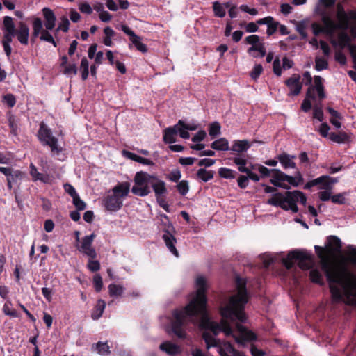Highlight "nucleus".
<instances>
[{
    "label": "nucleus",
    "mask_w": 356,
    "mask_h": 356,
    "mask_svg": "<svg viewBox=\"0 0 356 356\" xmlns=\"http://www.w3.org/2000/svg\"><path fill=\"white\" fill-rule=\"evenodd\" d=\"M197 288L188 304L181 310L173 312L174 320L172 321V330L179 339L186 337L184 326L188 321H193L197 316H200V325L203 328L210 330L217 336L223 332L226 336H232L236 342L244 346L245 341H252L257 339V335L245 326L240 324L246 321L244 312L245 304L248 301L245 281L236 277V285L237 293L232 296L225 305L220 307L222 319L220 323L211 321L206 310L207 282L203 276H198L195 282Z\"/></svg>",
    "instance_id": "obj_1"
},
{
    "label": "nucleus",
    "mask_w": 356,
    "mask_h": 356,
    "mask_svg": "<svg viewBox=\"0 0 356 356\" xmlns=\"http://www.w3.org/2000/svg\"><path fill=\"white\" fill-rule=\"evenodd\" d=\"M314 248L320 259L321 269L329 282L332 302H343L356 306V276L346 266L332 263L323 247L315 245ZM346 255L348 261L356 265V246L348 245Z\"/></svg>",
    "instance_id": "obj_2"
},
{
    "label": "nucleus",
    "mask_w": 356,
    "mask_h": 356,
    "mask_svg": "<svg viewBox=\"0 0 356 356\" xmlns=\"http://www.w3.org/2000/svg\"><path fill=\"white\" fill-rule=\"evenodd\" d=\"M134 181V185L131 188V193L140 197L148 195L151 193V188L154 192L156 198L164 197L168 193L164 181L146 172H137Z\"/></svg>",
    "instance_id": "obj_3"
},
{
    "label": "nucleus",
    "mask_w": 356,
    "mask_h": 356,
    "mask_svg": "<svg viewBox=\"0 0 356 356\" xmlns=\"http://www.w3.org/2000/svg\"><path fill=\"white\" fill-rule=\"evenodd\" d=\"M337 19L335 22L332 17L326 13H323L321 17V22L325 24L330 31L336 30L346 31L350 26V19L356 22V10H350L347 13L343 6L339 3L337 6Z\"/></svg>",
    "instance_id": "obj_4"
},
{
    "label": "nucleus",
    "mask_w": 356,
    "mask_h": 356,
    "mask_svg": "<svg viewBox=\"0 0 356 356\" xmlns=\"http://www.w3.org/2000/svg\"><path fill=\"white\" fill-rule=\"evenodd\" d=\"M202 338L207 349L211 347H217L221 356H245L243 353L236 350L229 342L216 339L209 332H204L202 334Z\"/></svg>",
    "instance_id": "obj_5"
},
{
    "label": "nucleus",
    "mask_w": 356,
    "mask_h": 356,
    "mask_svg": "<svg viewBox=\"0 0 356 356\" xmlns=\"http://www.w3.org/2000/svg\"><path fill=\"white\" fill-rule=\"evenodd\" d=\"M298 261V266L301 269L307 270L311 268L312 257L305 250H295L288 253L287 257L282 259V263L288 269H291L294 263Z\"/></svg>",
    "instance_id": "obj_6"
},
{
    "label": "nucleus",
    "mask_w": 356,
    "mask_h": 356,
    "mask_svg": "<svg viewBox=\"0 0 356 356\" xmlns=\"http://www.w3.org/2000/svg\"><path fill=\"white\" fill-rule=\"evenodd\" d=\"M38 136L44 145L50 147L53 154H58L61 152V148L58 147V139L52 136L51 129L43 122L40 124Z\"/></svg>",
    "instance_id": "obj_7"
},
{
    "label": "nucleus",
    "mask_w": 356,
    "mask_h": 356,
    "mask_svg": "<svg viewBox=\"0 0 356 356\" xmlns=\"http://www.w3.org/2000/svg\"><path fill=\"white\" fill-rule=\"evenodd\" d=\"M166 220H168V223L165 225V227L163 231L165 234L163 235V239L165 241V243L168 248V250L177 257H179V252L177 248L175 246V243H176V238L173 236V232H175V228L172 223L169 222L168 217L164 214L163 216Z\"/></svg>",
    "instance_id": "obj_8"
},
{
    "label": "nucleus",
    "mask_w": 356,
    "mask_h": 356,
    "mask_svg": "<svg viewBox=\"0 0 356 356\" xmlns=\"http://www.w3.org/2000/svg\"><path fill=\"white\" fill-rule=\"evenodd\" d=\"M3 32L2 44L10 45L13 38L15 36V25L13 19L10 16L3 17Z\"/></svg>",
    "instance_id": "obj_9"
},
{
    "label": "nucleus",
    "mask_w": 356,
    "mask_h": 356,
    "mask_svg": "<svg viewBox=\"0 0 356 356\" xmlns=\"http://www.w3.org/2000/svg\"><path fill=\"white\" fill-rule=\"evenodd\" d=\"M350 38L346 31H341L338 34V42L340 47H348L353 63V68L356 70V45L350 44Z\"/></svg>",
    "instance_id": "obj_10"
},
{
    "label": "nucleus",
    "mask_w": 356,
    "mask_h": 356,
    "mask_svg": "<svg viewBox=\"0 0 356 356\" xmlns=\"http://www.w3.org/2000/svg\"><path fill=\"white\" fill-rule=\"evenodd\" d=\"M289 204L288 207L289 210H291L293 213H297L298 211V207L296 204L297 202L305 205L307 202V197L305 195L300 191H288Z\"/></svg>",
    "instance_id": "obj_11"
},
{
    "label": "nucleus",
    "mask_w": 356,
    "mask_h": 356,
    "mask_svg": "<svg viewBox=\"0 0 356 356\" xmlns=\"http://www.w3.org/2000/svg\"><path fill=\"white\" fill-rule=\"evenodd\" d=\"M95 238V234L86 236L83 238L81 244L77 247V249L83 254L87 255L91 259H95L97 257L95 250L92 247V243Z\"/></svg>",
    "instance_id": "obj_12"
},
{
    "label": "nucleus",
    "mask_w": 356,
    "mask_h": 356,
    "mask_svg": "<svg viewBox=\"0 0 356 356\" xmlns=\"http://www.w3.org/2000/svg\"><path fill=\"white\" fill-rule=\"evenodd\" d=\"M272 179H270V182L275 186L285 181L293 186H298V183H296V178L284 173L278 169H272Z\"/></svg>",
    "instance_id": "obj_13"
},
{
    "label": "nucleus",
    "mask_w": 356,
    "mask_h": 356,
    "mask_svg": "<svg viewBox=\"0 0 356 356\" xmlns=\"http://www.w3.org/2000/svg\"><path fill=\"white\" fill-rule=\"evenodd\" d=\"M267 203L275 207H280L285 211H289L288 191L284 194L282 193H274L273 197L268 200Z\"/></svg>",
    "instance_id": "obj_14"
},
{
    "label": "nucleus",
    "mask_w": 356,
    "mask_h": 356,
    "mask_svg": "<svg viewBox=\"0 0 356 356\" xmlns=\"http://www.w3.org/2000/svg\"><path fill=\"white\" fill-rule=\"evenodd\" d=\"M121 29L124 33L130 36V40L138 51L143 53L147 51V46L141 42L140 38L136 35L129 27L127 25L122 24L121 26Z\"/></svg>",
    "instance_id": "obj_15"
},
{
    "label": "nucleus",
    "mask_w": 356,
    "mask_h": 356,
    "mask_svg": "<svg viewBox=\"0 0 356 356\" xmlns=\"http://www.w3.org/2000/svg\"><path fill=\"white\" fill-rule=\"evenodd\" d=\"M326 249L323 248L325 253L328 256V259L331 254L337 253L341 251V240L335 236H330L327 238V243L325 245ZM330 261V259H329Z\"/></svg>",
    "instance_id": "obj_16"
},
{
    "label": "nucleus",
    "mask_w": 356,
    "mask_h": 356,
    "mask_svg": "<svg viewBox=\"0 0 356 356\" xmlns=\"http://www.w3.org/2000/svg\"><path fill=\"white\" fill-rule=\"evenodd\" d=\"M300 76L293 74L291 77L286 80L285 84L289 87L290 92L289 95H298L302 90V83L300 82Z\"/></svg>",
    "instance_id": "obj_17"
},
{
    "label": "nucleus",
    "mask_w": 356,
    "mask_h": 356,
    "mask_svg": "<svg viewBox=\"0 0 356 356\" xmlns=\"http://www.w3.org/2000/svg\"><path fill=\"white\" fill-rule=\"evenodd\" d=\"M122 206V201L120 200V197L117 196L115 194L109 195L104 199V207L108 211H118Z\"/></svg>",
    "instance_id": "obj_18"
},
{
    "label": "nucleus",
    "mask_w": 356,
    "mask_h": 356,
    "mask_svg": "<svg viewBox=\"0 0 356 356\" xmlns=\"http://www.w3.org/2000/svg\"><path fill=\"white\" fill-rule=\"evenodd\" d=\"M15 35L22 44H28L29 28L27 24L22 22H19L17 29L15 28Z\"/></svg>",
    "instance_id": "obj_19"
},
{
    "label": "nucleus",
    "mask_w": 356,
    "mask_h": 356,
    "mask_svg": "<svg viewBox=\"0 0 356 356\" xmlns=\"http://www.w3.org/2000/svg\"><path fill=\"white\" fill-rule=\"evenodd\" d=\"M42 13L45 19V27L47 30H52L56 24V16L54 12L49 8H44Z\"/></svg>",
    "instance_id": "obj_20"
},
{
    "label": "nucleus",
    "mask_w": 356,
    "mask_h": 356,
    "mask_svg": "<svg viewBox=\"0 0 356 356\" xmlns=\"http://www.w3.org/2000/svg\"><path fill=\"white\" fill-rule=\"evenodd\" d=\"M30 174L34 181H40L44 184H49L51 181L50 176L47 174H42L38 171L36 167L31 163L30 165Z\"/></svg>",
    "instance_id": "obj_21"
},
{
    "label": "nucleus",
    "mask_w": 356,
    "mask_h": 356,
    "mask_svg": "<svg viewBox=\"0 0 356 356\" xmlns=\"http://www.w3.org/2000/svg\"><path fill=\"white\" fill-rule=\"evenodd\" d=\"M159 348L170 355H175L181 352L180 347L170 341H165L160 344Z\"/></svg>",
    "instance_id": "obj_22"
},
{
    "label": "nucleus",
    "mask_w": 356,
    "mask_h": 356,
    "mask_svg": "<svg viewBox=\"0 0 356 356\" xmlns=\"http://www.w3.org/2000/svg\"><path fill=\"white\" fill-rule=\"evenodd\" d=\"M250 147V144L247 140H234L230 150L236 154H240L246 152Z\"/></svg>",
    "instance_id": "obj_23"
},
{
    "label": "nucleus",
    "mask_w": 356,
    "mask_h": 356,
    "mask_svg": "<svg viewBox=\"0 0 356 356\" xmlns=\"http://www.w3.org/2000/svg\"><path fill=\"white\" fill-rule=\"evenodd\" d=\"M122 153H123V155L125 156L126 157H127L128 159H129L132 161H134L136 162H138L139 163H141L143 165H154V163L152 161H151L148 159L140 156H138L134 153H132L131 152L124 150L122 152Z\"/></svg>",
    "instance_id": "obj_24"
},
{
    "label": "nucleus",
    "mask_w": 356,
    "mask_h": 356,
    "mask_svg": "<svg viewBox=\"0 0 356 356\" xmlns=\"http://www.w3.org/2000/svg\"><path fill=\"white\" fill-rule=\"evenodd\" d=\"M282 165L284 169L296 168V165L293 161H291V155L286 153H282L277 156Z\"/></svg>",
    "instance_id": "obj_25"
},
{
    "label": "nucleus",
    "mask_w": 356,
    "mask_h": 356,
    "mask_svg": "<svg viewBox=\"0 0 356 356\" xmlns=\"http://www.w3.org/2000/svg\"><path fill=\"white\" fill-rule=\"evenodd\" d=\"M177 136L176 126L170 127L163 131V141L165 143L172 144L176 141Z\"/></svg>",
    "instance_id": "obj_26"
},
{
    "label": "nucleus",
    "mask_w": 356,
    "mask_h": 356,
    "mask_svg": "<svg viewBox=\"0 0 356 356\" xmlns=\"http://www.w3.org/2000/svg\"><path fill=\"white\" fill-rule=\"evenodd\" d=\"M211 147L218 151H227L229 149V142L225 138H220L211 144Z\"/></svg>",
    "instance_id": "obj_27"
},
{
    "label": "nucleus",
    "mask_w": 356,
    "mask_h": 356,
    "mask_svg": "<svg viewBox=\"0 0 356 356\" xmlns=\"http://www.w3.org/2000/svg\"><path fill=\"white\" fill-rule=\"evenodd\" d=\"M130 191V184L129 182H123L118 184L113 189L115 194H120V197H126Z\"/></svg>",
    "instance_id": "obj_28"
},
{
    "label": "nucleus",
    "mask_w": 356,
    "mask_h": 356,
    "mask_svg": "<svg viewBox=\"0 0 356 356\" xmlns=\"http://www.w3.org/2000/svg\"><path fill=\"white\" fill-rule=\"evenodd\" d=\"M33 31L32 33V38L31 40L34 42L35 39L39 35L40 33H42L43 30V25L40 18H35L33 22Z\"/></svg>",
    "instance_id": "obj_29"
},
{
    "label": "nucleus",
    "mask_w": 356,
    "mask_h": 356,
    "mask_svg": "<svg viewBox=\"0 0 356 356\" xmlns=\"http://www.w3.org/2000/svg\"><path fill=\"white\" fill-rule=\"evenodd\" d=\"M106 303L103 300H99L97 302V305L95 307L94 312L92 313L91 317L94 320L99 319L105 309Z\"/></svg>",
    "instance_id": "obj_30"
},
{
    "label": "nucleus",
    "mask_w": 356,
    "mask_h": 356,
    "mask_svg": "<svg viewBox=\"0 0 356 356\" xmlns=\"http://www.w3.org/2000/svg\"><path fill=\"white\" fill-rule=\"evenodd\" d=\"M329 136L332 141L337 143H345L349 140L348 135L345 132H339L338 134L331 133Z\"/></svg>",
    "instance_id": "obj_31"
},
{
    "label": "nucleus",
    "mask_w": 356,
    "mask_h": 356,
    "mask_svg": "<svg viewBox=\"0 0 356 356\" xmlns=\"http://www.w3.org/2000/svg\"><path fill=\"white\" fill-rule=\"evenodd\" d=\"M213 171L207 170L204 168H200L197 172V177L202 181L207 182L213 178Z\"/></svg>",
    "instance_id": "obj_32"
},
{
    "label": "nucleus",
    "mask_w": 356,
    "mask_h": 356,
    "mask_svg": "<svg viewBox=\"0 0 356 356\" xmlns=\"http://www.w3.org/2000/svg\"><path fill=\"white\" fill-rule=\"evenodd\" d=\"M323 26H321L318 23H313L312 24V31L313 33L316 36L322 33H325L329 35L333 34V31H330L329 29L326 27L325 24H323Z\"/></svg>",
    "instance_id": "obj_33"
},
{
    "label": "nucleus",
    "mask_w": 356,
    "mask_h": 356,
    "mask_svg": "<svg viewBox=\"0 0 356 356\" xmlns=\"http://www.w3.org/2000/svg\"><path fill=\"white\" fill-rule=\"evenodd\" d=\"M247 51L249 54L252 55L254 58L257 57V56L253 54V51H258L260 54L259 56L261 58L264 57L266 54L265 45L264 43L263 42H261L259 45H257L255 47H250V48H248Z\"/></svg>",
    "instance_id": "obj_34"
},
{
    "label": "nucleus",
    "mask_w": 356,
    "mask_h": 356,
    "mask_svg": "<svg viewBox=\"0 0 356 356\" xmlns=\"http://www.w3.org/2000/svg\"><path fill=\"white\" fill-rule=\"evenodd\" d=\"M309 277L311 280L320 285L323 284V276L321 273L318 269H312L309 272Z\"/></svg>",
    "instance_id": "obj_35"
},
{
    "label": "nucleus",
    "mask_w": 356,
    "mask_h": 356,
    "mask_svg": "<svg viewBox=\"0 0 356 356\" xmlns=\"http://www.w3.org/2000/svg\"><path fill=\"white\" fill-rule=\"evenodd\" d=\"M124 289L123 286L115 284H111L108 286L109 295L112 297L120 296L122 294Z\"/></svg>",
    "instance_id": "obj_36"
},
{
    "label": "nucleus",
    "mask_w": 356,
    "mask_h": 356,
    "mask_svg": "<svg viewBox=\"0 0 356 356\" xmlns=\"http://www.w3.org/2000/svg\"><path fill=\"white\" fill-rule=\"evenodd\" d=\"M94 346H95V350L101 355H108L111 353L107 342L102 343L99 341Z\"/></svg>",
    "instance_id": "obj_37"
},
{
    "label": "nucleus",
    "mask_w": 356,
    "mask_h": 356,
    "mask_svg": "<svg viewBox=\"0 0 356 356\" xmlns=\"http://www.w3.org/2000/svg\"><path fill=\"white\" fill-rule=\"evenodd\" d=\"M327 68L328 62L325 58L320 56H316L315 58V69L317 71H321Z\"/></svg>",
    "instance_id": "obj_38"
},
{
    "label": "nucleus",
    "mask_w": 356,
    "mask_h": 356,
    "mask_svg": "<svg viewBox=\"0 0 356 356\" xmlns=\"http://www.w3.org/2000/svg\"><path fill=\"white\" fill-rule=\"evenodd\" d=\"M236 173L235 171L227 168H220L218 170L220 177L225 179H234Z\"/></svg>",
    "instance_id": "obj_39"
},
{
    "label": "nucleus",
    "mask_w": 356,
    "mask_h": 356,
    "mask_svg": "<svg viewBox=\"0 0 356 356\" xmlns=\"http://www.w3.org/2000/svg\"><path fill=\"white\" fill-rule=\"evenodd\" d=\"M220 124L218 122L211 123L209 126V134L213 138L220 134Z\"/></svg>",
    "instance_id": "obj_40"
},
{
    "label": "nucleus",
    "mask_w": 356,
    "mask_h": 356,
    "mask_svg": "<svg viewBox=\"0 0 356 356\" xmlns=\"http://www.w3.org/2000/svg\"><path fill=\"white\" fill-rule=\"evenodd\" d=\"M176 188L180 195H185L189 191L188 181L186 180H182L177 184Z\"/></svg>",
    "instance_id": "obj_41"
},
{
    "label": "nucleus",
    "mask_w": 356,
    "mask_h": 356,
    "mask_svg": "<svg viewBox=\"0 0 356 356\" xmlns=\"http://www.w3.org/2000/svg\"><path fill=\"white\" fill-rule=\"evenodd\" d=\"M12 303L10 301H8L6 302L3 307V312L5 315L9 316L13 318H15L18 316V314L15 309H11L10 307V305H11Z\"/></svg>",
    "instance_id": "obj_42"
},
{
    "label": "nucleus",
    "mask_w": 356,
    "mask_h": 356,
    "mask_svg": "<svg viewBox=\"0 0 356 356\" xmlns=\"http://www.w3.org/2000/svg\"><path fill=\"white\" fill-rule=\"evenodd\" d=\"M213 9L216 17H223L226 14L223 6L218 1L213 3Z\"/></svg>",
    "instance_id": "obj_43"
},
{
    "label": "nucleus",
    "mask_w": 356,
    "mask_h": 356,
    "mask_svg": "<svg viewBox=\"0 0 356 356\" xmlns=\"http://www.w3.org/2000/svg\"><path fill=\"white\" fill-rule=\"evenodd\" d=\"M244 41L246 44L252 45L251 47H255L261 43L260 38L257 35H251L247 36Z\"/></svg>",
    "instance_id": "obj_44"
},
{
    "label": "nucleus",
    "mask_w": 356,
    "mask_h": 356,
    "mask_svg": "<svg viewBox=\"0 0 356 356\" xmlns=\"http://www.w3.org/2000/svg\"><path fill=\"white\" fill-rule=\"evenodd\" d=\"M40 39L42 41H46L49 43H51L54 47L57 46L56 42H55L52 35L49 33L48 30H44L42 31Z\"/></svg>",
    "instance_id": "obj_45"
},
{
    "label": "nucleus",
    "mask_w": 356,
    "mask_h": 356,
    "mask_svg": "<svg viewBox=\"0 0 356 356\" xmlns=\"http://www.w3.org/2000/svg\"><path fill=\"white\" fill-rule=\"evenodd\" d=\"M60 20H61V22L59 24V25L56 29V31L58 32L60 30L63 31V32L68 31L70 23V21L67 19V17L66 16H63L60 18Z\"/></svg>",
    "instance_id": "obj_46"
},
{
    "label": "nucleus",
    "mask_w": 356,
    "mask_h": 356,
    "mask_svg": "<svg viewBox=\"0 0 356 356\" xmlns=\"http://www.w3.org/2000/svg\"><path fill=\"white\" fill-rule=\"evenodd\" d=\"M2 102L6 104L8 107L12 108L15 105L16 99L13 94H6L3 96Z\"/></svg>",
    "instance_id": "obj_47"
},
{
    "label": "nucleus",
    "mask_w": 356,
    "mask_h": 356,
    "mask_svg": "<svg viewBox=\"0 0 356 356\" xmlns=\"http://www.w3.org/2000/svg\"><path fill=\"white\" fill-rule=\"evenodd\" d=\"M263 72V67L261 64L255 65L250 72V76L252 79L256 80L259 78L261 72Z\"/></svg>",
    "instance_id": "obj_48"
},
{
    "label": "nucleus",
    "mask_w": 356,
    "mask_h": 356,
    "mask_svg": "<svg viewBox=\"0 0 356 356\" xmlns=\"http://www.w3.org/2000/svg\"><path fill=\"white\" fill-rule=\"evenodd\" d=\"M181 177V174L179 170L175 169L172 170L167 176V178L172 181V182H177Z\"/></svg>",
    "instance_id": "obj_49"
},
{
    "label": "nucleus",
    "mask_w": 356,
    "mask_h": 356,
    "mask_svg": "<svg viewBox=\"0 0 356 356\" xmlns=\"http://www.w3.org/2000/svg\"><path fill=\"white\" fill-rule=\"evenodd\" d=\"M93 284L97 292H99L103 287L102 278L99 274H96L93 277Z\"/></svg>",
    "instance_id": "obj_50"
},
{
    "label": "nucleus",
    "mask_w": 356,
    "mask_h": 356,
    "mask_svg": "<svg viewBox=\"0 0 356 356\" xmlns=\"http://www.w3.org/2000/svg\"><path fill=\"white\" fill-rule=\"evenodd\" d=\"M73 204L78 211H83L86 207V204L81 200L79 196L74 197Z\"/></svg>",
    "instance_id": "obj_51"
},
{
    "label": "nucleus",
    "mask_w": 356,
    "mask_h": 356,
    "mask_svg": "<svg viewBox=\"0 0 356 356\" xmlns=\"http://www.w3.org/2000/svg\"><path fill=\"white\" fill-rule=\"evenodd\" d=\"M8 124L11 129V133L15 136L17 135L18 127L14 115H10L8 118Z\"/></svg>",
    "instance_id": "obj_52"
},
{
    "label": "nucleus",
    "mask_w": 356,
    "mask_h": 356,
    "mask_svg": "<svg viewBox=\"0 0 356 356\" xmlns=\"http://www.w3.org/2000/svg\"><path fill=\"white\" fill-rule=\"evenodd\" d=\"M175 126L177 134H179L181 138L184 139H188L190 138V134L188 133V130L185 129V128H183L181 126L178 125V122L175 124Z\"/></svg>",
    "instance_id": "obj_53"
},
{
    "label": "nucleus",
    "mask_w": 356,
    "mask_h": 356,
    "mask_svg": "<svg viewBox=\"0 0 356 356\" xmlns=\"http://www.w3.org/2000/svg\"><path fill=\"white\" fill-rule=\"evenodd\" d=\"M88 268L92 272H96L100 268V264L97 260H93V259L90 258L88 263Z\"/></svg>",
    "instance_id": "obj_54"
},
{
    "label": "nucleus",
    "mask_w": 356,
    "mask_h": 356,
    "mask_svg": "<svg viewBox=\"0 0 356 356\" xmlns=\"http://www.w3.org/2000/svg\"><path fill=\"white\" fill-rule=\"evenodd\" d=\"M338 179L337 178H332L329 176V178H326V181L323 186H321L320 188L325 190H331L332 185L337 183Z\"/></svg>",
    "instance_id": "obj_55"
},
{
    "label": "nucleus",
    "mask_w": 356,
    "mask_h": 356,
    "mask_svg": "<svg viewBox=\"0 0 356 356\" xmlns=\"http://www.w3.org/2000/svg\"><path fill=\"white\" fill-rule=\"evenodd\" d=\"M273 72L278 76L282 74V69L280 65V60L278 58H276L273 63Z\"/></svg>",
    "instance_id": "obj_56"
},
{
    "label": "nucleus",
    "mask_w": 356,
    "mask_h": 356,
    "mask_svg": "<svg viewBox=\"0 0 356 356\" xmlns=\"http://www.w3.org/2000/svg\"><path fill=\"white\" fill-rule=\"evenodd\" d=\"M280 24L277 22H275L273 20L270 24L268 25V29L266 33L268 35H272L273 33H275L277 29V27L279 26Z\"/></svg>",
    "instance_id": "obj_57"
},
{
    "label": "nucleus",
    "mask_w": 356,
    "mask_h": 356,
    "mask_svg": "<svg viewBox=\"0 0 356 356\" xmlns=\"http://www.w3.org/2000/svg\"><path fill=\"white\" fill-rule=\"evenodd\" d=\"M63 72L66 75H76L77 74V67L75 64L66 65Z\"/></svg>",
    "instance_id": "obj_58"
},
{
    "label": "nucleus",
    "mask_w": 356,
    "mask_h": 356,
    "mask_svg": "<svg viewBox=\"0 0 356 356\" xmlns=\"http://www.w3.org/2000/svg\"><path fill=\"white\" fill-rule=\"evenodd\" d=\"M197 160L193 157H181L179 159V163L183 165H191Z\"/></svg>",
    "instance_id": "obj_59"
},
{
    "label": "nucleus",
    "mask_w": 356,
    "mask_h": 356,
    "mask_svg": "<svg viewBox=\"0 0 356 356\" xmlns=\"http://www.w3.org/2000/svg\"><path fill=\"white\" fill-rule=\"evenodd\" d=\"M64 188L65 192L67 193L72 197V199L74 198V197H76L79 195L73 186H72L70 184H65L64 185Z\"/></svg>",
    "instance_id": "obj_60"
},
{
    "label": "nucleus",
    "mask_w": 356,
    "mask_h": 356,
    "mask_svg": "<svg viewBox=\"0 0 356 356\" xmlns=\"http://www.w3.org/2000/svg\"><path fill=\"white\" fill-rule=\"evenodd\" d=\"M330 129V128L329 125L327 123L324 122L321 124L319 128V133L323 137L326 138L329 135Z\"/></svg>",
    "instance_id": "obj_61"
},
{
    "label": "nucleus",
    "mask_w": 356,
    "mask_h": 356,
    "mask_svg": "<svg viewBox=\"0 0 356 356\" xmlns=\"http://www.w3.org/2000/svg\"><path fill=\"white\" fill-rule=\"evenodd\" d=\"M237 181L241 188H245L248 185V176L240 175Z\"/></svg>",
    "instance_id": "obj_62"
},
{
    "label": "nucleus",
    "mask_w": 356,
    "mask_h": 356,
    "mask_svg": "<svg viewBox=\"0 0 356 356\" xmlns=\"http://www.w3.org/2000/svg\"><path fill=\"white\" fill-rule=\"evenodd\" d=\"M206 136V132L203 130L199 131L193 138L192 141L198 143L202 141Z\"/></svg>",
    "instance_id": "obj_63"
},
{
    "label": "nucleus",
    "mask_w": 356,
    "mask_h": 356,
    "mask_svg": "<svg viewBox=\"0 0 356 356\" xmlns=\"http://www.w3.org/2000/svg\"><path fill=\"white\" fill-rule=\"evenodd\" d=\"M331 200L333 203L343 204L345 203V198L343 194H337L331 197Z\"/></svg>",
    "instance_id": "obj_64"
}]
</instances>
